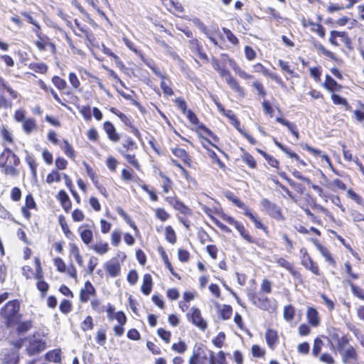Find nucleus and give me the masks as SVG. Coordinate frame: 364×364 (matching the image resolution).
Returning <instances> with one entry per match:
<instances>
[{
  "mask_svg": "<svg viewBox=\"0 0 364 364\" xmlns=\"http://www.w3.org/2000/svg\"><path fill=\"white\" fill-rule=\"evenodd\" d=\"M19 309V302L17 300H13L7 302L1 309V316L4 318V322L7 327L17 323L20 320Z\"/></svg>",
  "mask_w": 364,
  "mask_h": 364,
  "instance_id": "obj_1",
  "label": "nucleus"
},
{
  "mask_svg": "<svg viewBox=\"0 0 364 364\" xmlns=\"http://www.w3.org/2000/svg\"><path fill=\"white\" fill-rule=\"evenodd\" d=\"M29 344L26 348L28 353L31 355L44 350L46 348V341L43 336L37 333L29 338Z\"/></svg>",
  "mask_w": 364,
  "mask_h": 364,
  "instance_id": "obj_2",
  "label": "nucleus"
},
{
  "mask_svg": "<svg viewBox=\"0 0 364 364\" xmlns=\"http://www.w3.org/2000/svg\"><path fill=\"white\" fill-rule=\"evenodd\" d=\"M218 72L220 75L225 80L227 84L233 91L236 92L240 96L244 97L245 92L243 88L239 85L237 80L232 77L229 70L221 67Z\"/></svg>",
  "mask_w": 364,
  "mask_h": 364,
  "instance_id": "obj_3",
  "label": "nucleus"
},
{
  "mask_svg": "<svg viewBox=\"0 0 364 364\" xmlns=\"http://www.w3.org/2000/svg\"><path fill=\"white\" fill-rule=\"evenodd\" d=\"M11 162L14 166H18L20 163L19 158L10 149H6L0 155V167L3 168L9 163L11 164Z\"/></svg>",
  "mask_w": 364,
  "mask_h": 364,
  "instance_id": "obj_4",
  "label": "nucleus"
},
{
  "mask_svg": "<svg viewBox=\"0 0 364 364\" xmlns=\"http://www.w3.org/2000/svg\"><path fill=\"white\" fill-rule=\"evenodd\" d=\"M341 360L344 364H352L356 363L359 355L355 348L351 346L340 353Z\"/></svg>",
  "mask_w": 364,
  "mask_h": 364,
  "instance_id": "obj_5",
  "label": "nucleus"
},
{
  "mask_svg": "<svg viewBox=\"0 0 364 364\" xmlns=\"http://www.w3.org/2000/svg\"><path fill=\"white\" fill-rule=\"evenodd\" d=\"M107 274L111 277H116L120 274L121 265L119 260L114 257L105 264Z\"/></svg>",
  "mask_w": 364,
  "mask_h": 364,
  "instance_id": "obj_6",
  "label": "nucleus"
},
{
  "mask_svg": "<svg viewBox=\"0 0 364 364\" xmlns=\"http://www.w3.org/2000/svg\"><path fill=\"white\" fill-rule=\"evenodd\" d=\"M190 314L191 321L195 326L203 331L206 329L207 323L201 316L200 311L198 308L192 307L190 310Z\"/></svg>",
  "mask_w": 364,
  "mask_h": 364,
  "instance_id": "obj_7",
  "label": "nucleus"
},
{
  "mask_svg": "<svg viewBox=\"0 0 364 364\" xmlns=\"http://www.w3.org/2000/svg\"><path fill=\"white\" fill-rule=\"evenodd\" d=\"M261 203L268 214L272 218L275 219H281L282 218L281 210L276 204L272 203L267 199H263Z\"/></svg>",
  "mask_w": 364,
  "mask_h": 364,
  "instance_id": "obj_8",
  "label": "nucleus"
},
{
  "mask_svg": "<svg viewBox=\"0 0 364 364\" xmlns=\"http://www.w3.org/2000/svg\"><path fill=\"white\" fill-rule=\"evenodd\" d=\"M234 203L239 208L244 209V214L247 216L254 223L257 228L265 230L266 228L263 225V224L258 220V218L255 216L250 210L246 207V205L240 201L239 199H235Z\"/></svg>",
  "mask_w": 364,
  "mask_h": 364,
  "instance_id": "obj_9",
  "label": "nucleus"
},
{
  "mask_svg": "<svg viewBox=\"0 0 364 364\" xmlns=\"http://www.w3.org/2000/svg\"><path fill=\"white\" fill-rule=\"evenodd\" d=\"M254 71L257 73H261L264 76L268 77L271 78L272 80H274L277 84L282 85V80L279 76H278L277 74L269 71L268 69H267L262 64L257 63L255 65L252 66Z\"/></svg>",
  "mask_w": 364,
  "mask_h": 364,
  "instance_id": "obj_10",
  "label": "nucleus"
},
{
  "mask_svg": "<svg viewBox=\"0 0 364 364\" xmlns=\"http://www.w3.org/2000/svg\"><path fill=\"white\" fill-rule=\"evenodd\" d=\"M253 303L260 309L266 311H272L275 308L274 302L263 296L254 297Z\"/></svg>",
  "mask_w": 364,
  "mask_h": 364,
  "instance_id": "obj_11",
  "label": "nucleus"
},
{
  "mask_svg": "<svg viewBox=\"0 0 364 364\" xmlns=\"http://www.w3.org/2000/svg\"><path fill=\"white\" fill-rule=\"evenodd\" d=\"M351 346L349 344L348 339L344 336L336 338V344H333L332 341H330V349L332 350H336L339 353L343 352V350H346L348 347Z\"/></svg>",
  "mask_w": 364,
  "mask_h": 364,
  "instance_id": "obj_12",
  "label": "nucleus"
},
{
  "mask_svg": "<svg viewBox=\"0 0 364 364\" xmlns=\"http://www.w3.org/2000/svg\"><path fill=\"white\" fill-rule=\"evenodd\" d=\"M95 289L92 283L86 282L84 288L80 290V299L82 302H87L95 294Z\"/></svg>",
  "mask_w": 364,
  "mask_h": 364,
  "instance_id": "obj_13",
  "label": "nucleus"
},
{
  "mask_svg": "<svg viewBox=\"0 0 364 364\" xmlns=\"http://www.w3.org/2000/svg\"><path fill=\"white\" fill-rule=\"evenodd\" d=\"M108 138L113 142H118L120 139V135L117 132L114 126L110 122H105L103 125Z\"/></svg>",
  "mask_w": 364,
  "mask_h": 364,
  "instance_id": "obj_14",
  "label": "nucleus"
},
{
  "mask_svg": "<svg viewBox=\"0 0 364 364\" xmlns=\"http://www.w3.org/2000/svg\"><path fill=\"white\" fill-rule=\"evenodd\" d=\"M306 316L309 323L314 327L319 325L320 318L317 310L313 307H309L306 311Z\"/></svg>",
  "mask_w": 364,
  "mask_h": 364,
  "instance_id": "obj_15",
  "label": "nucleus"
},
{
  "mask_svg": "<svg viewBox=\"0 0 364 364\" xmlns=\"http://www.w3.org/2000/svg\"><path fill=\"white\" fill-rule=\"evenodd\" d=\"M229 65L240 77L244 80H249L253 77L252 75L246 73L243 69H242L234 60L229 59Z\"/></svg>",
  "mask_w": 364,
  "mask_h": 364,
  "instance_id": "obj_16",
  "label": "nucleus"
},
{
  "mask_svg": "<svg viewBox=\"0 0 364 364\" xmlns=\"http://www.w3.org/2000/svg\"><path fill=\"white\" fill-rule=\"evenodd\" d=\"M159 75L161 79L160 86L161 90H163L164 94L168 97L172 96L174 94V92L172 88L171 87L170 80L161 73H159Z\"/></svg>",
  "mask_w": 364,
  "mask_h": 364,
  "instance_id": "obj_17",
  "label": "nucleus"
},
{
  "mask_svg": "<svg viewBox=\"0 0 364 364\" xmlns=\"http://www.w3.org/2000/svg\"><path fill=\"white\" fill-rule=\"evenodd\" d=\"M267 345L272 349H274L278 342L277 332L272 329H268L265 334Z\"/></svg>",
  "mask_w": 364,
  "mask_h": 364,
  "instance_id": "obj_18",
  "label": "nucleus"
},
{
  "mask_svg": "<svg viewBox=\"0 0 364 364\" xmlns=\"http://www.w3.org/2000/svg\"><path fill=\"white\" fill-rule=\"evenodd\" d=\"M22 127H23V132L27 135H29L37 129V124L34 119L27 118L22 123Z\"/></svg>",
  "mask_w": 364,
  "mask_h": 364,
  "instance_id": "obj_19",
  "label": "nucleus"
},
{
  "mask_svg": "<svg viewBox=\"0 0 364 364\" xmlns=\"http://www.w3.org/2000/svg\"><path fill=\"white\" fill-rule=\"evenodd\" d=\"M302 264L309 269H310L314 274L318 275L319 269L318 267L309 255L304 256Z\"/></svg>",
  "mask_w": 364,
  "mask_h": 364,
  "instance_id": "obj_20",
  "label": "nucleus"
},
{
  "mask_svg": "<svg viewBox=\"0 0 364 364\" xmlns=\"http://www.w3.org/2000/svg\"><path fill=\"white\" fill-rule=\"evenodd\" d=\"M125 151H120V154L124 156V158L127 160V161L131 164L133 167H134L136 170H140V164L138 162L137 159L135 157V154L134 152H127L125 153Z\"/></svg>",
  "mask_w": 364,
  "mask_h": 364,
  "instance_id": "obj_21",
  "label": "nucleus"
},
{
  "mask_svg": "<svg viewBox=\"0 0 364 364\" xmlns=\"http://www.w3.org/2000/svg\"><path fill=\"white\" fill-rule=\"evenodd\" d=\"M152 289V278L149 274H146L143 277V284L141 285V291L145 295L150 294Z\"/></svg>",
  "mask_w": 364,
  "mask_h": 364,
  "instance_id": "obj_22",
  "label": "nucleus"
},
{
  "mask_svg": "<svg viewBox=\"0 0 364 364\" xmlns=\"http://www.w3.org/2000/svg\"><path fill=\"white\" fill-rule=\"evenodd\" d=\"M138 148L136 144L131 139L127 138L125 139L122 144V147L118 149L119 152L120 153V151H125V153L127 152H134L135 150H136Z\"/></svg>",
  "mask_w": 364,
  "mask_h": 364,
  "instance_id": "obj_23",
  "label": "nucleus"
},
{
  "mask_svg": "<svg viewBox=\"0 0 364 364\" xmlns=\"http://www.w3.org/2000/svg\"><path fill=\"white\" fill-rule=\"evenodd\" d=\"M58 198L60 200L63 209L68 212L71 208V202L68 194L64 191H60L58 194Z\"/></svg>",
  "mask_w": 364,
  "mask_h": 364,
  "instance_id": "obj_24",
  "label": "nucleus"
},
{
  "mask_svg": "<svg viewBox=\"0 0 364 364\" xmlns=\"http://www.w3.org/2000/svg\"><path fill=\"white\" fill-rule=\"evenodd\" d=\"M172 153L175 156L181 159L188 166L191 165V159L188 153L184 149L181 148H175L172 149Z\"/></svg>",
  "mask_w": 364,
  "mask_h": 364,
  "instance_id": "obj_25",
  "label": "nucleus"
},
{
  "mask_svg": "<svg viewBox=\"0 0 364 364\" xmlns=\"http://www.w3.org/2000/svg\"><path fill=\"white\" fill-rule=\"evenodd\" d=\"M325 87L331 92L340 91L341 86L338 85L330 75L326 76Z\"/></svg>",
  "mask_w": 364,
  "mask_h": 364,
  "instance_id": "obj_26",
  "label": "nucleus"
},
{
  "mask_svg": "<svg viewBox=\"0 0 364 364\" xmlns=\"http://www.w3.org/2000/svg\"><path fill=\"white\" fill-rule=\"evenodd\" d=\"M276 121L284 126H286L288 129L292 133V134L298 139L299 138V132L297 131L296 126L293 123L289 122V121L282 118L277 117Z\"/></svg>",
  "mask_w": 364,
  "mask_h": 364,
  "instance_id": "obj_27",
  "label": "nucleus"
},
{
  "mask_svg": "<svg viewBox=\"0 0 364 364\" xmlns=\"http://www.w3.org/2000/svg\"><path fill=\"white\" fill-rule=\"evenodd\" d=\"M91 249H92L97 254L104 255L109 251V247L107 242L99 241L93 245L91 247Z\"/></svg>",
  "mask_w": 364,
  "mask_h": 364,
  "instance_id": "obj_28",
  "label": "nucleus"
},
{
  "mask_svg": "<svg viewBox=\"0 0 364 364\" xmlns=\"http://www.w3.org/2000/svg\"><path fill=\"white\" fill-rule=\"evenodd\" d=\"M59 146L63 150L65 154L68 157H69L72 159H75V152L73 148L72 147V146L68 141V140H65V139L63 140V141L61 144H60Z\"/></svg>",
  "mask_w": 364,
  "mask_h": 364,
  "instance_id": "obj_29",
  "label": "nucleus"
},
{
  "mask_svg": "<svg viewBox=\"0 0 364 364\" xmlns=\"http://www.w3.org/2000/svg\"><path fill=\"white\" fill-rule=\"evenodd\" d=\"M33 31L36 33L38 37V40L35 42V45L38 48V49L41 51H43L47 49V45L48 43V38H43L40 36V32L38 30H33Z\"/></svg>",
  "mask_w": 364,
  "mask_h": 364,
  "instance_id": "obj_30",
  "label": "nucleus"
},
{
  "mask_svg": "<svg viewBox=\"0 0 364 364\" xmlns=\"http://www.w3.org/2000/svg\"><path fill=\"white\" fill-rule=\"evenodd\" d=\"M210 364H227L224 352L220 351L216 356L212 352L210 358Z\"/></svg>",
  "mask_w": 364,
  "mask_h": 364,
  "instance_id": "obj_31",
  "label": "nucleus"
},
{
  "mask_svg": "<svg viewBox=\"0 0 364 364\" xmlns=\"http://www.w3.org/2000/svg\"><path fill=\"white\" fill-rule=\"evenodd\" d=\"M159 176L162 179L161 186L163 188V191L165 193H168L172 187V182L170 178L166 176L163 172L159 173Z\"/></svg>",
  "mask_w": 364,
  "mask_h": 364,
  "instance_id": "obj_32",
  "label": "nucleus"
},
{
  "mask_svg": "<svg viewBox=\"0 0 364 364\" xmlns=\"http://www.w3.org/2000/svg\"><path fill=\"white\" fill-rule=\"evenodd\" d=\"M316 247L328 262H329L331 264H335V261L333 260L330 252L328 250L327 248H326L325 247L322 246L320 244H317Z\"/></svg>",
  "mask_w": 364,
  "mask_h": 364,
  "instance_id": "obj_33",
  "label": "nucleus"
},
{
  "mask_svg": "<svg viewBox=\"0 0 364 364\" xmlns=\"http://www.w3.org/2000/svg\"><path fill=\"white\" fill-rule=\"evenodd\" d=\"M46 359L50 362L59 363L60 361V350H53L46 354Z\"/></svg>",
  "mask_w": 364,
  "mask_h": 364,
  "instance_id": "obj_34",
  "label": "nucleus"
},
{
  "mask_svg": "<svg viewBox=\"0 0 364 364\" xmlns=\"http://www.w3.org/2000/svg\"><path fill=\"white\" fill-rule=\"evenodd\" d=\"M235 228L240 232L241 237H242L245 240L250 243L254 242V239L249 235L248 232L246 230L242 224L240 223L236 224Z\"/></svg>",
  "mask_w": 364,
  "mask_h": 364,
  "instance_id": "obj_35",
  "label": "nucleus"
},
{
  "mask_svg": "<svg viewBox=\"0 0 364 364\" xmlns=\"http://www.w3.org/2000/svg\"><path fill=\"white\" fill-rule=\"evenodd\" d=\"M70 255L74 257L79 266L83 267V259L80 255V250L74 244L70 245Z\"/></svg>",
  "mask_w": 364,
  "mask_h": 364,
  "instance_id": "obj_36",
  "label": "nucleus"
},
{
  "mask_svg": "<svg viewBox=\"0 0 364 364\" xmlns=\"http://www.w3.org/2000/svg\"><path fill=\"white\" fill-rule=\"evenodd\" d=\"M16 166H14L13 162H11V164L9 163V164L2 168V172L6 175H9L11 176H16L18 175L19 173L16 168Z\"/></svg>",
  "mask_w": 364,
  "mask_h": 364,
  "instance_id": "obj_37",
  "label": "nucleus"
},
{
  "mask_svg": "<svg viewBox=\"0 0 364 364\" xmlns=\"http://www.w3.org/2000/svg\"><path fill=\"white\" fill-rule=\"evenodd\" d=\"M323 346V342L321 339L319 338H316L314 340V345H313V349H312V354L314 357H318L320 354L322 347Z\"/></svg>",
  "mask_w": 364,
  "mask_h": 364,
  "instance_id": "obj_38",
  "label": "nucleus"
},
{
  "mask_svg": "<svg viewBox=\"0 0 364 364\" xmlns=\"http://www.w3.org/2000/svg\"><path fill=\"white\" fill-rule=\"evenodd\" d=\"M29 68L36 73L43 74V73H46V71L48 70V66L45 63H31L29 65Z\"/></svg>",
  "mask_w": 364,
  "mask_h": 364,
  "instance_id": "obj_39",
  "label": "nucleus"
},
{
  "mask_svg": "<svg viewBox=\"0 0 364 364\" xmlns=\"http://www.w3.org/2000/svg\"><path fill=\"white\" fill-rule=\"evenodd\" d=\"M26 161L31 168L33 178L36 179L37 178V163L36 162L35 159L31 156H28L26 159Z\"/></svg>",
  "mask_w": 364,
  "mask_h": 364,
  "instance_id": "obj_40",
  "label": "nucleus"
},
{
  "mask_svg": "<svg viewBox=\"0 0 364 364\" xmlns=\"http://www.w3.org/2000/svg\"><path fill=\"white\" fill-rule=\"evenodd\" d=\"M295 315V309L291 306H287L284 309V318L287 321H291L293 320Z\"/></svg>",
  "mask_w": 364,
  "mask_h": 364,
  "instance_id": "obj_41",
  "label": "nucleus"
},
{
  "mask_svg": "<svg viewBox=\"0 0 364 364\" xmlns=\"http://www.w3.org/2000/svg\"><path fill=\"white\" fill-rule=\"evenodd\" d=\"M165 236L167 241L171 244L176 242V236L173 229L171 226H167L165 229Z\"/></svg>",
  "mask_w": 364,
  "mask_h": 364,
  "instance_id": "obj_42",
  "label": "nucleus"
},
{
  "mask_svg": "<svg viewBox=\"0 0 364 364\" xmlns=\"http://www.w3.org/2000/svg\"><path fill=\"white\" fill-rule=\"evenodd\" d=\"M332 35H336V38H341L342 42L344 43L347 46H349L351 44V40L346 32L332 31Z\"/></svg>",
  "mask_w": 364,
  "mask_h": 364,
  "instance_id": "obj_43",
  "label": "nucleus"
},
{
  "mask_svg": "<svg viewBox=\"0 0 364 364\" xmlns=\"http://www.w3.org/2000/svg\"><path fill=\"white\" fill-rule=\"evenodd\" d=\"M232 307L229 305H223L220 309V316L224 320L229 319L232 315Z\"/></svg>",
  "mask_w": 364,
  "mask_h": 364,
  "instance_id": "obj_44",
  "label": "nucleus"
},
{
  "mask_svg": "<svg viewBox=\"0 0 364 364\" xmlns=\"http://www.w3.org/2000/svg\"><path fill=\"white\" fill-rule=\"evenodd\" d=\"M18 356L15 352L8 354L4 360V364H18Z\"/></svg>",
  "mask_w": 364,
  "mask_h": 364,
  "instance_id": "obj_45",
  "label": "nucleus"
},
{
  "mask_svg": "<svg viewBox=\"0 0 364 364\" xmlns=\"http://www.w3.org/2000/svg\"><path fill=\"white\" fill-rule=\"evenodd\" d=\"M154 212L156 217L163 222L170 218V215L163 208H156L154 209Z\"/></svg>",
  "mask_w": 364,
  "mask_h": 364,
  "instance_id": "obj_46",
  "label": "nucleus"
},
{
  "mask_svg": "<svg viewBox=\"0 0 364 364\" xmlns=\"http://www.w3.org/2000/svg\"><path fill=\"white\" fill-rule=\"evenodd\" d=\"M80 237L83 242L88 245L92 240V232L90 230H84L80 232Z\"/></svg>",
  "mask_w": 364,
  "mask_h": 364,
  "instance_id": "obj_47",
  "label": "nucleus"
},
{
  "mask_svg": "<svg viewBox=\"0 0 364 364\" xmlns=\"http://www.w3.org/2000/svg\"><path fill=\"white\" fill-rule=\"evenodd\" d=\"M122 232L120 230H115L112 232L111 242L112 245L117 247L121 242Z\"/></svg>",
  "mask_w": 364,
  "mask_h": 364,
  "instance_id": "obj_48",
  "label": "nucleus"
},
{
  "mask_svg": "<svg viewBox=\"0 0 364 364\" xmlns=\"http://www.w3.org/2000/svg\"><path fill=\"white\" fill-rule=\"evenodd\" d=\"M61 180L60 173L57 171H53L50 173L47 176L46 182L48 183H52L53 182H60Z\"/></svg>",
  "mask_w": 364,
  "mask_h": 364,
  "instance_id": "obj_49",
  "label": "nucleus"
},
{
  "mask_svg": "<svg viewBox=\"0 0 364 364\" xmlns=\"http://www.w3.org/2000/svg\"><path fill=\"white\" fill-rule=\"evenodd\" d=\"M52 82L54 85L59 90H64L67 86L65 80L58 76H54L52 78Z\"/></svg>",
  "mask_w": 364,
  "mask_h": 364,
  "instance_id": "obj_50",
  "label": "nucleus"
},
{
  "mask_svg": "<svg viewBox=\"0 0 364 364\" xmlns=\"http://www.w3.org/2000/svg\"><path fill=\"white\" fill-rule=\"evenodd\" d=\"M349 285L351 288L353 294L359 299L364 300L363 290L359 287L354 285L352 282H349Z\"/></svg>",
  "mask_w": 364,
  "mask_h": 364,
  "instance_id": "obj_51",
  "label": "nucleus"
},
{
  "mask_svg": "<svg viewBox=\"0 0 364 364\" xmlns=\"http://www.w3.org/2000/svg\"><path fill=\"white\" fill-rule=\"evenodd\" d=\"M223 31L226 36L228 40L232 44L237 45L239 43L238 38L232 33L230 30L223 28Z\"/></svg>",
  "mask_w": 364,
  "mask_h": 364,
  "instance_id": "obj_52",
  "label": "nucleus"
},
{
  "mask_svg": "<svg viewBox=\"0 0 364 364\" xmlns=\"http://www.w3.org/2000/svg\"><path fill=\"white\" fill-rule=\"evenodd\" d=\"M260 153L271 166L278 168L279 161L275 158H274L272 156H269V154H266L262 151H260Z\"/></svg>",
  "mask_w": 364,
  "mask_h": 364,
  "instance_id": "obj_53",
  "label": "nucleus"
},
{
  "mask_svg": "<svg viewBox=\"0 0 364 364\" xmlns=\"http://www.w3.org/2000/svg\"><path fill=\"white\" fill-rule=\"evenodd\" d=\"M245 55L248 60H253L257 56L256 52L249 46H246L244 49Z\"/></svg>",
  "mask_w": 364,
  "mask_h": 364,
  "instance_id": "obj_54",
  "label": "nucleus"
},
{
  "mask_svg": "<svg viewBox=\"0 0 364 364\" xmlns=\"http://www.w3.org/2000/svg\"><path fill=\"white\" fill-rule=\"evenodd\" d=\"M81 328H82V329L84 331L92 329V328H93V322H92V317L90 316H87L85 318V320L82 323Z\"/></svg>",
  "mask_w": 364,
  "mask_h": 364,
  "instance_id": "obj_55",
  "label": "nucleus"
},
{
  "mask_svg": "<svg viewBox=\"0 0 364 364\" xmlns=\"http://www.w3.org/2000/svg\"><path fill=\"white\" fill-rule=\"evenodd\" d=\"M159 336L163 339L166 343H168L171 340V332L164 330V328H159L157 331Z\"/></svg>",
  "mask_w": 364,
  "mask_h": 364,
  "instance_id": "obj_56",
  "label": "nucleus"
},
{
  "mask_svg": "<svg viewBox=\"0 0 364 364\" xmlns=\"http://www.w3.org/2000/svg\"><path fill=\"white\" fill-rule=\"evenodd\" d=\"M68 79H69L70 83L73 87V88L78 89L80 87V82L78 77H77V75H75V73H70L69 74Z\"/></svg>",
  "mask_w": 364,
  "mask_h": 364,
  "instance_id": "obj_57",
  "label": "nucleus"
},
{
  "mask_svg": "<svg viewBox=\"0 0 364 364\" xmlns=\"http://www.w3.org/2000/svg\"><path fill=\"white\" fill-rule=\"evenodd\" d=\"M54 264L56 267L57 270L59 272H65L66 270V266L63 260L60 257L54 259Z\"/></svg>",
  "mask_w": 364,
  "mask_h": 364,
  "instance_id": "obj_58",
  "label": "nucleus"
},
{
  "mask_svg": "<svg viewBox=\"0 0 364 364\" xmlns=\"http://www.w3.org/2000/svg\"><path fill=\"white\" fill-rule=\"evenodd\" d=\"M79 111L83 116L85 120L90 121L92 118L90 107L89 106H82L79 107Z\"/></svg>",
  "mask_w": 364,
  "mask_h": 364,
  "instance_id": "obj_59",
  "label": "nucleus"
},
{
  "mask_svg": "<svg viewBox=\"0 0 364 364\" xmlns=\"http://www.w3.org/2000/svg\"><path fill=\"white\" fill-rule=\"evenodd\" d=\"M276 263L278 265H279L280 267H284L290 272L292 270V265L291 264L290 262H289L284 258H282V257L277 258L276 259Z\"/></svg>",
  "mask_w": 364,
  "mask_h": 364,
  "instance_id": "obj_60",
  "label": "nucleus"
},
{
  "mask_svg": "<svg viewBox=\"0 0 364 364\" xmlns=\"http://www.w3.org/2000/svg\"><path fill=\"white\" fill-rule=\"evenodd\" d=\"M309 25L311 26V29L316 31L321 37H323L325 35L324 28L318 23L309 22Z\"/></svg>",
  "mask_w": 364,
  "mask_h": 364,
  "instance_id": "obj_61",
  "label": "nucleus"
},
{
  "mask_svg": "<svg viewBox=\"0 0 364 364\" xmlns=\"http://www.w3.org/2000/svg\"><path fill=\"white\" fill-rule=\"evenodd\" d=\"M225 340V333L220 332L218 336L213 340V343L218 348H221Z\"/></svg>",
  "mask_w": 364,
  "mask_h": 364,
  "instance_id": "obj_62",
  "label": "nucleus"
},
{
  "mask_svg": "<svg viewBox=\"0 0 364 364\" xmlns=\"http://www.w3.org/2000/svg\"><path fill=\"white\" fill-rule=\"evenodd\" d=\"M85 215L79 209H75L72 213V218L75 222H80L84 220Z\"/></svg>",
  "mask_w": 364,
  "mask_h": 364,
  "instance_id": "obj_63",
  "label": "nucleus"
},
{
  "mask_svg": "<svg viewBox=\"0 0 364 364\" xmlns=\"http://www.w3.org/2000/svg\"><path fill=\"white\" fill-rule=\"evenodd\" d=\"M319 360L326 364H334L335 360L329 353H323L319 357Z\"/></svg>",
  "mask_w": 364,
  "mask_h": 364,
  "instance_id": "obj_64",
  "label": "nucleus"
}]
</instances>
